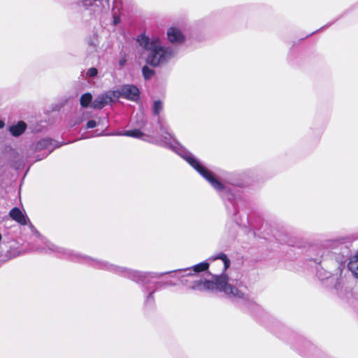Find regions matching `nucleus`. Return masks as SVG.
I'll return each instance as SVG.
<instances>
[{
    "instance_id": "423d86ee",
    "label": "nucleus",
    "mask_w": 358,
    "mask_h": 358,
    "mask_svg": "<svg viewBox=\"0 0 358 358\" xmlns=\"http://www.w3.org/2000/svg\"><path fill=\"white\" fill-rule=\"evenodd\" d=\"M115 98L123 97L132 101H136L140 98V91L134 85H124L114 91Z\"/></svg>"
},
{
    "instance_id": "6e6552de",
    "label": "nucleus",
    "mask_w": 358,
    "mask_h": 358,
    "mask_svg": "<svg viewBox=\"0 0 358 358\" xmlns=\"http://www.w3.org/2000/svg\"><path fill=\"white\" fill-rule=\"evenodd\" d=\"M209 264L208 262H203L192 267L185 269H180L177 271L179 273L178 278L182 280L185 277H194L196 276V273L204 271L207 270Z\"/></svg>"
},
{
    "instance_id": "412c9836",
    "label": "nucleus",
    "mask_w": 358,
    "mask_h": 358,
    "mask_svg": "<svg viewBox=\"0 0 358 358\" xmlns=\"http://www.w3.org/2000/svg\"><path fill=\"white\" fill-rule=\"evenodd\" d=\"M96 126V121L91 120L87 122L86 127H87V129H92V128H94Z\"/></svg>"
},
{
    "instance_id": "f257e3e1",
    "label": "nucleus",
    "mask_w": 358,
    "mask_h": 358,
    "mask_svg": "<svg viewBox=\"0 0 358 358\" xmlns=\"http://www.w3.org/2000/svg\"><path fill=\"white\" fill-rule=\"evenodd\" d=\"M29 227L32 231H34L37 238L36 242L38 246L36 248V250H40L46 253L55 252L61 257H68L72 260H76L88 264L95 268L105 270L106 271L127 278L138 283H147L148 282V278L157 277V275H154L153 273H147L136 270H132L127 267L113 264L107 261L96 259L86 255H83L69 249L57 246L47 241L45 238L42 237L38 233V231H36L31 224H30Z\"/></svg>"
},
{
    "instance_id": "f03ea898",
    "label": "nucleus",
    "mask_w": 358,
    "mask_h": 358,
    "mask_svg": "<svg viewBox=\"0 0 358 358\" xmlns=\"http://www.w3.org/2000/svg\"><path fill=\"white\" fill-rule=\"evenodd\" d=\"M158 124L162 132V138L159 143L164 147L169 148L182 157L191 166H192L202 177H203L211 186L217 192L225 189L224 185L220 182L213 173L203 166L194 155L181 146L172 136L170 129L165 126L158 118Z\"/></svg>"
},
{
    "instance_id": "4be33fe9",
    "label": "nucleus",
    "mask_w": 358,
    "mask_h": 358,
    "mask_svg": "<svg viewBox=\"0 0 358 358\" xmlns=\"http://www.w3.org/2000/svg\"><path fill=\"white\" fill-rule=\"evenodd\" d=\"M157 289V287L155 288V289L152 292H151L149 295L147 297V299H146V302L148 303H152L154 301V296H153V294H154V292H155V290Z\"/></svg>"
},
{
    "instance_id": "ddd939ff",
    "label": "nucleus",
    "mask_w": 358,
    "mask_h": 358,
    "mask_svg": "<svg viewBox=\"0 0 358 358\" xmlns=\"http://www.w3.org/2000/svg\"><path fill=\"white\" fill-rule=\"evenodd\" d=\"M348 266L352 273L358 278V253L350 259Z\"/></svg>"
},
{
    "instance_id": "a211bd4d",
    "label": "nucleus",
    "mask_w": 358,
    "mask_h": 358,
    "mask_svg": "<svg viewBox=\"0 0 358 358\" xmlns=\"http://www.w3.org/2000/svg\"><path fill=\"white\" fill-rule=\"evenodd\" d=\"M87 43L90 46L93 48H96L99 45V41L97 36L94 35L92 37L87 40Z\"/></svg>"
},
{
    "instance_id": "aec40b11",
    "label": "nucleus",
    "mask_w": 358,
    "mask_h": 358,
    "mask_svg": "<svg viewBox=\"0 0 358 358\" xmlns=\"http://www.w3.org/2000/svg\"><path fill=\"white\" fill-rule=\"evenodd\" d=\"M97 73H98L97 69L96 68L92 67L87 70L86 75L88 77L94 78L97 75Z\"/></svg>"
},
{
    "instance_id": "1a4fd4ad",
    "label": "nucleus",
    "mask_w": 358,
    "mask_h": 358,
    "mask_svg": "<svg viewBox=\"0 0 358 358\" xmlns=\"http://www.w3.org/2000/svg\"><path fill=\"white\" fill-rule=\"evenodd\" d=\"M115 98L114 91H108L96 96L92 101V107L94 109H100L106 105L110 103Z\"/></svg>"
},
{
    "instance_id": "a878e982",
    "label": "nucleus",
    "mask_w": 358,
    "mask_h": 358,
    "mask_svg": "<svg viewBox=\"0 0 358 358\" xmlns=\"http://www.w3.org/2000/svg\"><path fill=\"white\" fill-rule=\"evenodd\" d=\"M4 127V122L0 120V129Z\"/></svg>"
},
{
    "instance_id": "f3484780",
    "label": "nucleus",
    "mask_w": 358,
    "mask_h": 358,
    "mask_svg": "<svg viewBox=\"0 0 358 358\" xmlns=\"http://www.w3.org/2000/svg\"><path fill=\"white\" fill-rule=\"evenodd\" d=\"M142 73L144 78L148 80L151 78V77L155 74V71L145 65L142 69Z\"/></svg>"
},
{
    "instance_id": "9b49d317",
    "label": "nucleus",
    "mask_w": 358,
    "mask_h": 358,
    "mask_svg": "<svg viewBox=\"0 0 358 358\" xmlns=\"http://www.w3.org/2000/svg\"><path fill=\"white\" fill-rule=\"evenodd\" d=\"M9 215L13 220L22 225H26L27 224L26 216L17 207H15L10 210Z\"/></svg>"
},
{
    "instance_id": "4468645a",
    "label": "nucleus",
    "mask_w": 358,
    "mask_h": 358,
    "mask_svg": "<svg viewBox=\"0 0 358 358\" xmlns=\"http://www.w3.org/2000/svg\"><path fill=\"white\" fill-rule=\"evenodd\" d=\"M80 103L82 107L87 108L90 104L92 103V96L90 93L83 94L80 99Z\"/></svg>"
},
{
    "instance_id": "bb28decb",
    "label": "nucleus",
    "mask_w": 358,
    "mask_h": 358,
    "mask_svg": "<svg viewBox=\"0 0 358 358\" xmlns=\"http://www.w3.org/2000/svg\"><path fill=\"white\" fill-rule=\"evenodd\" d=\"M173 271H168V272H166L165 273H172Z\"/></svg>"
},
{
    "instance_id": "5701e85b",
    "label": "nucleus",
    "mask_w": 358,
    "mask_h": 358,
    "mask_svg": "<svg viewBox=\"0 0 358 358\" xmlns=\"http://www.w3.org/2000/svg\"><path fill=\"white\" fill-rule=\"evenodd\" d=\"M162 285H169V286H174V285H176L175 283L172 282L171 281H169V282H157V286H161Z\"/></svg>"
},
{
    "instance_id": "39448f33",
    "label": "nucleus",
    "mask_w": 358,
    "mask_h": 358,
    "mask_svg": "<svg viewBox=\"0 0 358 358\" xmlns=\"http://www.w3.org/2000/svg\"><path fill=\"white\" fill-rule=\"evenodd\" d=\"M342 269L338 267L335 274H331L323 268L317 270V275L318 278L323 281L327 280L328 285H332L334 288L339 291L343 287V279L341 278Z\"/></svg>"
},
{
    "instance_id": "2eb2a0df",
    "label": "nucleus",
    "mask_w": 358,
    "mask_h": 358,
    "mask_svg": "<svg viewBox=\"0 0 358 358\" xmlns=\"http://www.w3.org/2000/svg\"><path fill=\"white\" fill-rule=\"evenodd\" d=\"M122 135L136 138H141L144 136L143 133L139 129L125 131Z\"/></svg>"
},
{
    "instance_id": "dca6fc26",
    "label": "nucleus",
    "mask_w": 358,
    "mask_h": 358,
    "mask_svg": "<svg viewBox=\"0 0 358 358\" xmlns=\"http://www.w3.org/2000/svg\"><path fill=\"white\" fill-rule=\"evenodd\" d=\"M163 110V103L160 100H156L153 103L152 111L155 115H159L160 112Z\"/></svg>"
},
{
    "instance_id": "b1692460",
    "label": "nucleus",
    "mask_w": 358,
    "mask_h": 358,
    "mask_svg": "<svg viewBox=\"0 0 358 358\" xmlns=\"http://www.w3.org/2000/svg\"><path fill=\"white\" fill-rule=\"evenodd\" d=\"M120 22V18L118 16L115 15L113 17V24L114 25H117Z\"/></svg>"
},
{
    "instance_id": "6ab92c4d",
    "label": "nucleus",
    "mask_w": 358,
    "mask_h": 358,
    "mask_svg": "<svg viewBox=\"0 0 358 358\" xmlns=\"http://www.w3.org/2000/svg\"><path fill=\"white\" fill-rule=\"evenodd\" d=\"M220 259L223 261L224 270L227 269V267L229 266V261L225 255L220 254L217 257L215 258V259Z\"/></svg>"
},
{
    "instance_id": "9d476101",
    "label": "nucleus",
    "mask_w": 358,
    "mask_h": 358,
    "mask_svg": "<svg viewBox=\"0 0 358 358\" xmlns=\"http://www.w3.org/2000/svg\"><path fill=\"white\" fill-rule=\"evenodd\" d=\"M61 145L62 144L57 141L49 138H44L37 142L36 149L37 150L48 149L49 153H50L55 148L60 147Z\"/></svg>"
},
{
    "instance_id": "393cba45",
    "label": "nucleus",
    "mask_w": 358,
    "mask_h": 358,
    "mask_svg": "<svg viewBox=\"0 0 358 358\" xmlns=\"http://www.w3.org/2000/svg\"><path fill=\"white\" fill-rule=\"evenodd\" d=\"M119 66L120 67H122L124 66L125 63H126V59L124 58H122L121 59L119 60Z\"/></svg>"
},
{
    "instance_id": "f8f14e48",
    "label": "nucleus",
    "mask_w": 358,
    "mask_h": 358,
    "mask_svg": "<svg viewBox=\"0 0 358 358\" xmlns=\"http://www.w3.org/2000/svg\"><path fill=\"white\" fill-rule=\"evenodd\" d=\"M26 128V123L23 121H20L16 124L10 126L9 131L13 136L17 137L23 134Z\"/></svg>"
},
{
    "instance_id": "0eeeda50",
    "label": "nucleus",
    "mask_w": 358,
    "mask_h": 358,
    "mask_svg": "<svg viewBox=\"0 0 358 358\" xmlns=\"http://www.w3.org/2000/svg\"><path fill=\"white\" fill-rule=\"evenodd\" d=\"M166 37L168 41L174 46L180 45L186 41V37L182 30L176 26L167 29Z\"/></svg>"
},
{
    "instance_id": "20e7f679",
    "label": "nucleus",
    "mask_w": 358,
    "mask_h": 358,
    "mask_svg": "<svg viewBox=\"0 0 358 358\" xmlns=\"http://www.w3.org/2000/svg\"><path fill=\"white\" fill-rule=\"evenodd\" d=\"M136 41L143 48L145 61L152 67H162L166 65L177 54L173 46L164 45L157 36H149L145 34L138 36Z\"/></svg>"
},
{
    "instance_id": "7ed1b4c3",
    "label": "nucleus",
    "mask_w": 358,
    "mask_h": 358,
    "mask_svg": "<svg viewBox=\"0 0 358 358\" xmlns=\"http://www.w3.org/2000/svg\"><path fill=\"white\" fill-rule=\"evenodd\" d=\"M189 288L199 291H219L236 300H250L246 287H243L241 282L230 280L225 274L213 275L212 280H195Z\"/></svg>"
}]
</instances>
